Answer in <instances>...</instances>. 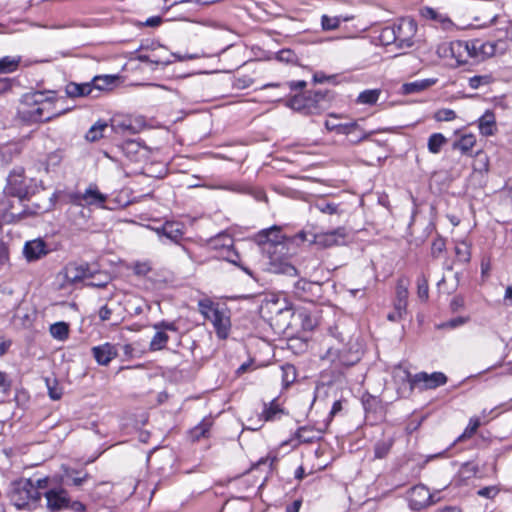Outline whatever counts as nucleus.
<instances>
[{"label":"nucleus","mask_w":512,"mask_h":512,"mask_svg":"<svg viewBox=\"0 0 512 512\" xmlns=\"http://www.w3.org/2000/svg\"><path fill=\"white\" fill-rule=\"evenodd\" d=\"M254 240L267 259L266 269L275 274L297 275V269L288 262V247L281 227L273 225L260 230Z\"/></svg>","instance_id":"1"},{"label":"nucleus","mask_w":512,"mask_h":512,"mask_svg":"<svg viewBox=\"0 0 512 512\" xmlns=\"http://www.w3.org/2000/svg\"><path fill=\"white\" fill-rule=\"evenodd\" d=\"M322 361L330 364L334 372L344 373V369L357 364L361 359L359 350H354L350 343L340 335L333 334L330 342L323 354L320 355Z\"/></svg>","instance_id":"2"},{"label":"nucleus","mask_w":512,"mask_h":512,"mask_svg":"<svg viewBox=\"0 0 512 512\" xmlns=\"http://www.w3.org/2000/svg\"><path fill=\"white\" fill-rule=\"evenodd\" d=\"M8 496L18 510L35 509L41 500V494L34 487V482L25 478L11 483Z\"/></svg>","instance_id":"3"},{"label":"nucleus","mask_w":512,"mask_h":512,"mask_svg":"<svg viewBox=\"0 0 512 512\" xmlns=\"http://www.w3.org/2000/svg\"><path fill=\"white\" fill-rule=\"evenodd\" d=\"M394 376L399 377L403 381H407L410 389L415 388L420 390L436 389L447 383V376L442 372H433L428 374L426 372H419L411 375L407 369L398 366L394 370Z\"/></svg>","instance_id":"4"},{"label":"nucleus","mask_w":512,"mask_h":512,"mask_svg":"<svg viewBox=\"0 0 512 512\" xmlns=\"http://www.w3.org/2000/svg\"><path fill=\"white\" fill-rule=\"evenodd\" d=\"M199 310L204 318L212 323L217 336L225 339L230 329V318L227 313L210 301H200Z\"/></svg>","instance_id":"5"},{"label":"nucleus","mask_w":512,"mask_h":512,"mask_svg":"<svg viewBox=\"0 0 512 512\" xmlns=\"http://www.w3.org/2000/svg\"><path fill=\"white\" fill-rule=\"evenodd\" d=\"M32 179H27L24 176L22 168L14 169L10 172L7 178V184L4 192L7 196L18 198L19 202L29 199L34 193L31 187Z\"/></svg>","instance_id":"6"},{"label":"nucleus","mask_w":512,"mask_h":512,"mask_svg":"<svg viewBox=\"0 0 512 512\" xmlns=\"http://www.w3.org/2000/svg\"><path fill=\"white\" fill-rule=\"evenodd\" d=\"M27 103H33L34 106L27 111L29 118L35 122H46L57 114L51 111L52 101L42 92H36L26 96Z\"/></svg>","instance_id":"7"},{"label":"nucleus","mask_w":512,"mask_h":512,"mask_svg":"<svg viewBox=\"0 0 512 512\" xmlns=\"http://www.w3.org/2000/svg\"><path fill=\"white\" fill-rule=\"evenodd\" d=\"M209 246L212 249L219 251L220 256L224 260L240 267V256L238 252L234 250V240L229 234L220 233L216 237L211 238L209 240ZM241 269L251 275V271L248 268L241 266Z\"/></svg>","instance_id":"8"},{"label":"nucleus","mask_w":512,"mask_h":512,"mask_svg":"<svg viewBox=\"0 0 512 512\" xmlns=\"http://www.w3.org/2000/svg\"><path fill=\"white\" fill-rule=\"evenodd\" d=\"M469 45L464 40H454L442 43L437 48V54L441 58L454 59L457 66L469 63Z\"/></svg>","instance_id":"9"},{"label":"nucleus","mask_w":512,"mask_h":512,"mask_svg":"<svg viewBox=\"0 0 512 512\" xmlns=\"http://www.w3.org/2000/svg\"><path fill=\"white\" fill-rule=\"evenodd\" d=\"M95 273L96 270L88 263L72 262L63 268L59 276L63 278L62 287H66L67 285H73L84 279L91 278Z\"/></svg>","instance_id":"10"},{"label":"nucleus","mask_w":512,"mask_h":512,"mask_svg":"<svg viewBox=\"0 0 512 512\" xmlns=\"http://www.w3.org/2000/svg\"><path fill=\"white\" fill-rule=\"evenodd\" d=\"M396 32V46L398 48H409L414 44V37L417 32V24L412 18H401L394 23Z\"/></svg>","instance_id":"11"},{"label":"nucleus","mask_w":512,"mask_h":512,"mask_svg":"<svg viewBox=\"0 0 512 512\" xmlns=\"http://www.w3.org/2000/svg\"><path fill=\"white\" fill-rule=\"evenodd\" d=\"M46 508L49 512H60L70 506L68 491L62 487L52 488L44 493Z\"/></svg>","instance_id":"12"},{"label":"nucleus","mask_w":512,"mask_h":512,"mask_svg":"<svg viewBox=\"0 0 512 512\" xmlns=\"http://www.w3.org/2000/svg\"><path fill=\"white\" fill-rule=\"evenodd\" d=\"M347 231L343 227H339L333 231L319 233L313 235V239L309 240L319 247L330 248L333 246L344 245L347 242Z\"/></svg>","instance_id":"13"},{"label":"nucleus","mask_w":512,"mask_h":512,"mask_svg":"<svg viewBox=\"0 0 512 512\" xmlns=\"http://www.w3.org/2000/svg\"><path fill=\"white\" fill-rule=\"evenodd\" d=\"M153 328L156 330V333L152 337L149 343L150 351H159L166 347L167 342L169 340V335L167 331L177 332V326L174 322H168L162 320L153 325Z\"/></svg>","instance_id":"14"},{"label":"nucleus","mask_w":512,"mask_h":512,"mask_svg":"<svg viewBox=\"0 0 512 512\" xmlns=\"http://www.w3.org/2000/svg\"><path fill=\"white\" fill-rule=\"evenodd\" d=\"M467 44L469 45V60L474 62H482L496 52V45L490 41L472 39L468 40Z\"/></svg>","instance_id":"15"},{"label":"nucleus","mask_w":512,"mask_h":512,"mask_svg":"<svg viewBox=\"0 0 512 512\" xmlns=\"http://www.w3.org/2000/svg\"><path fill=\"white\" fill-rule=\"evenodd\" d=\"M407 501L410 509L419 511L432 503V495L424 485H416L408 491Z\"/></svg>","instance_id":"16"},{"label":"nucleus","mask_w":512,"mask_h":512,"mask_svg":"<svg viewBox=\"0 0 512 512\" xmlns=\"http://www.w3.org/2000/svg\"><path fill=\"white\" fill-rule=\"evenodd\" d=\"M154 230L161 241L165 238L175 244H180L184 236V225L179 222L166 221Z\"/></svg>","instance_id":"17"},{"label":"nucleus","mask_w":512,"mask_h":512,"mask_svg":"<svg viewBox=\"0 0 512 512\" xmlns=\"http://www.w3.org/2000/svg\"><path fill=\"white\" fill-rule=\"evenodd\" d=\"M293 292L300 300L312 302L320 295L321 284L306 279H300L294 284Z\"/></svg>","instance_id":"18"},{"label":"nucleus","mask_w":512,"mask_h":512,"mask_svg":"<svg viewBox=\"0 0 512 512\" xmlns=\"http://www.w3.org/2000/svg\"><path fill=\"white\" fill-rule=\"evenodd\" d=\"M92 354L99 365H108L118 355V350L111 343H104L92 348Z\"/></svg>","instance_id":"19"},{"label":"nucleus","mask_w":512,"mask_h":512,"mask_svg":"<svg viewBox=\"0 0 512 512\" xmlns=\"http://www.w3.org/2000/svg\"><path fill=\"white\" fill-rule=\"evenodd\" d=\"M262 310H267L271 315L275 314L284 316L285 318H289L293 315L292 309L287 305L286 301H281L276 296L267 298L262 305Z\"/></svg>","instance_id":"20"},{"label":"nucleus","mask_w":512,"mask_h":512,"mask_svg":"<svg viewBox=\"0 0 512 512\" xmlns=\"http://www.w3.org/2000/svg\"><path fill=\"white\" fill-rule=\"evenodd\" d=\"M24 256L29 262L39 260L48 253L46 243L41 239L28 241L24 245Z\"/></svg>","instance_id":"21"},{"label":"nucleus","mask_w":512,"mask_h":512,"mask_svg":"<svg viewBox=\"0 0 512 512\" xmlns=\"http://www.w3.org/2000/svg\"><path fill=\"white\" fill-rule=\"evenodd\" d=\"M78 199L86 205H95L98 207H103L104 203L107 200V195L101 193L98 190L97 185L90 184L84 193L78 196Z\"/></svg>","instance_id":"22"},{"label":"nucleus","mask_w":512,"mask_h":512,"mask_svg":"<svg viewBox=\"0 0 512 512\" xmlns=\"http://www.w3.org/2000/svg\"><path fill=\"white\" fill-rule=\"evenodd\" d=\"M62 471V479L66 480L68 485L75 487L82 486L90 477L87 472L78 471L65 465H62Z\"/></svg>","instance_id":"23"},{"label":"nucleus","mask_w":512,"mask_h":512,"mask_svg":"<svg viewBox=\"0 0 512 512\" xmlns=\"http://www.w3.org/2000/svg\"><path fill=\"white\" fill-rule=\"evenodd\" d=\"M307 86L306 81L298 80V81H289L285 83H267L262 86V89L266 88H279L281 89L280 95L276 98L277 101L283 99V97L287 96V92H291L294 90H303Z\"/></svg>","instance_id":"24"},{"label":"nucleus","mask_w":512,"mask_h":512,"mask_svg":"<svg viewBox=\"0 0 512 512\" xmlns=\"http://www.w3.org/2000/svg\"><path fill=\"white\" fill-rule=\"evenodd\" d=\"M66 94L71 98L84 97L94 95V88L91 82L86 83H74L71 82L66 86Z\"/></svg>","instance_id":"25"},{"label":"nucleus","mask_w":512,"mask_h":512,"mask_svg":"<svg viewBox=\"0 0 512 512\" xmlns=\"http://www.w3.org/2000/svg\"><path fill=\"white\" fill-rule=\"evenodd\" d=\"M115 82V77L110 75H104V76H95L91 84L94 88V95H92V98H98L103 91H107L111 89L112 85Z\"/></svg>","instance_id":"26"},{"label":"nucleus","mask_w":512,"mask_h":512,"mask_svg":"<svg viewBox=\"0 0 512 512\" xmlns=\"http://www.w3.org/2000/svg\"><path fill=\"white\" fill-rule=\"evenodd\" d=\"M21 56H4L0 58V74H9L18 70Z\"/></svg>","instance_id":"27"},{"label":"nucleus","mask_w":512,"mask_h":512,"mask_svg":"<svg viewBox=\"0 0 512 512\" xmlns=\"http://www.w3.org/2000/svg\"><path fill=\"white\" fill-rule=\"evenodd\" d=\"M212 422L210 419H204L201 423L195 426L190 431V437L193 441H199L201 438H206L209 435Z\"/></svg>","instance_id":"28"},{"label":"nucleus","mask_w":512,"mask_h":512,"mask_svg":"<svg viewBox=\"0 0 512 512\" xmlns=\"http://www.w3.org/2000/svg\"><path fill=\"white\" fill-rule=\"evenodd\" d=\"M435 83L434 80L431 79H424V80H417L410 83H405L402 86L403 93L405 94H412L416 92L423 91L433 85Z\"/></svg>","instance_id":"29"},{"label":"nucleus","mask_w":512,"mask_h":512,"mask_svg":"<svg viewBox=\"0 0 512 512\" xmlns=\"http://www.w3.org/2000/svg\"><path fill=\"white\" fill-rule=\"evenodd\" d=\"M476 138L473 134H465L459 140L453 143V149L461 151L466 154L475 146Z\"/></svg>","instance_id":"30"},{"label":"nucleus","mask_w":512,"mask_h":512,"mask_svg":"<svg viewBox=\"0 0 512 512\" xmlns=\"http://www.w3.org/2000/svg\"><path fill=\"white\" fill-rule=\"evenodd\" d=\"M283 410L280 406L275 402V400L271 401L269 405H264V409L260 416V421H273L277 418L279 414H282Z\"/></svg>","instance_id":"31"},{"label":"nucleus","mask_w":512,"mask_h":512,"mask_svg":"<svg viewBox=\"0 0 512 512\" xmlns=\"http://www.w3.org/2000/svg\"><path fill=\"white\" fill-rule=\"evenodd\" d=\"M108 125L105 121L99 120L94 125L90 127V129L86 133V139L90 142H95L103 137L104 131L107 129Z\"/></svg>","instance_id":"32"},{"label":"nucleus","mask_w":512,"mask_h":512,"mask_svg":"<svg viewBox=\"0 0 512 512\" xmlns=\"http://www.w3.org/2000/svg\"><path fill=\"white\" fill-rule=\"evenodd\" d=\"M495 128L494 115L492 113H486L479 120V129L482 135L490 136L493 135Z\"/></svg>","instance_id":"33"},{"label":"nucleus","mask_w":512,"mask_h":512,"mask_svg":"<svg viewBox=\"0 0 512 512\" xmlns=\"http://www.w3.org/2000/svg\"><path fill=\"white\" fill-rule=\"evenodd\" d=\"M305 98L306 93L296 94L286 101V106L295 111L305 113V110H307V100Z\"/></svg>","instance_id":"34"},{"label":"nucleus","mask_w":512,"mask_h":512,"mask_svg":"<svg viewBox=\"0 0 512 512\" xmlns=\"http://www.w3.org/2000/svg\"><path fill=\"white\" fill-rule=\"evenodd\" d=\"M50 334L53 338L64 341L69 336V326L65 322H57L50 326Z\"/></svg>","instance_id":"35"},{"label":"nucleus","mask_w":512,"mask_h":512,"mask_svg":"<svg viewBox=\"0 0 512 512\" xmlns=\"http://www.w3.org/2000/svg\"><path fill=\"white\" fill-rule=\"evenodd\" d=\"M380 94V89L364 90L358 95L357 102L360 104L373 105L378 101Z\"/></svg>","instance_id":"36"},{"label":"nucleus","mask_w":512,"mask_h":512,"mask_svg":"<svg viewBox=\"0 0 512 512\" xmlns=\"http://www.w3.org/2000/svg\"><path fill=\"white\" fill-rule=\"evenodd\" d=\"M446 143V138L441 133H433L428 139V150L430 153L438 154L442 146Z\"/></svg>","instance_id":"37"},{"label":"nucleus","mask_w":512,"mask_h":512,"mask_svg":"<svg viewBox=\"0 0 512 512\" xmlns=\"http://www.w3.org/2000/svg\"><path fill=\"white\" fill-rule=\"evenodd\" d=\"M393 445L392 439H385L378 441L374 446V458L376 459H383L385 458Z\"/></svg>","instance_id":"38"},{"label":"nucleus","mask_w":512,"mask_h":512,"mask_svg":"<svg viewBox=\"0 0 512 512\" xmlns=\"http://www.w3.org/2000/svg\"><path fill=\"white\" fill-rule=\"evenodd\" d=\"M493 76L491 74L475 75L468 79V85L471 89H479L483 86H488L493 82Z\"/></svg>","instance_id":"39"},{"label":"nucleus","mask_w":512,"mask_h":512,"mask_svg":"<svg viewBox=\"0 0 512 512\" xmlns=\"http://www.w3.org/2000/svg\"><path fill=\"white\" fill-rule=\"evenodd\" d=\"M296 437L300 442L310 443L318 438L316 431L310 427H300L296 432Z\"/></svg>","instance_id":"40"},{"label":"nucleus","mask_w":512,"mask_h":512,"mask_svg":"<svg viewBox=\"0 0 512 512\" xmlns=\"http://www.w3.org/2000/svg\"><path fill=\"white\" fill-rule=\"evenodd\" d=\"M314 208L321 213L333 215L339 213V205L325 200H319L314 204Z\"/></svg>","instance_id":"41"},{"label":"nucleus","mask_w":512,"mask_h":512,"mask_svg":"<svg viewBox=\"0 0 512 512\" xmlns=\"http://www.w3.org/2000/svg\"><path fill=\"white\" fill-rule=\"evenodd\" d=\"M455 254L459 261L468 263L471 257L470 245L465 241L458 243L455 247Z\"/></svg>","instance_id":"42"},{"label":"nucleus","mask_w":512,"mask_h":512,"mask_svg":"<svg viewBox=\"0 0 512 512\" xmlns=\"http://www.w3.org/2000/svg\"><path fill=\"white\" fill-rule=\"evenodd\" d=\"M417 293L418 297L422 300H427L429 295L428 280L424 275L418 277L417 280Z\"/></svg>","instance_id":"43"},{"label":"nucleus","mask_w":512,"mask_h":512,"mask_svg":"<svg viewBox=\"0 0 512 512\" xmlns=\"http://www.w3.org/2000/svg\"><path fill=\"white\" fill-rule=\"evenodd\" d=\"M479 426H480L479 418H477V417L471 418L465 431L462 433V435H460L459 440L470 438L472 435H474L476 433Z\"/></svg>","instance_id":"44"},{"label":"nucleus","mask_w":512,"mask_h":512,"mask_svg":"<svg viewBox=\"0 0 512 512\" xmlns=\"http://www.w3.org/2000/svg\"><path fill=\"white\" fill-rule=\"evenodd\" d=\"M381 39L385 42V44H395L396 45V32L394 24L389 27H385L381 32Z\"/></svg>","instance_id":"45"},{"label":"nucleus","mask_w":512,"mask_h":512,"mask_svg":"<svg viewBox=\"0 0 512 512\" xmlns=\"http://www.w3.org/2000/svg\"><path fill=\"white\" fill-rule=\"evenodd\" d=\"M338 127L336 134L339 135H350L359 129V125L355 121L350 123H341Z\"/></svg>","instance_id":"46"},{"label":"nucleus","mask_w":512,"mask_h":512,"mask_svg":"<svg viewBox=\"0 0 512 512\" xmlns=\"http://www.w3.org/2000/svg\"><path fill=\"white\" fill-rule=\"evenodd\" d=\"M446 243L445 240L441 237L436 238L431 245V255L434 258L439 257V255L445 250Z\"/></svg>","instance_id":"47"},{"label":"nucleus","mask_w":512,"mask_h":512,"mask_svg":"<svg viewBox=\"0 0 512 512\" xmlns=\"http://www.w3.org/2000/svg\"><path fill=\"white\" fill-rule=\"evenodd\" d=\"M321 24L324 30H334L339 27L340 20L337 17H329L327 15H323Z\"/></svg>","instance_id":"48"},{"label":"nucleus","mask_w":512,"mask_h":512,"mask_svg":"<svg viewBox=\"0 0 512 512\" xmlns=\"http://www.w3.org/2000/svg\"><path fill=\"white\" fill-rule=\"evenodd\" d=\"M31 212L28 211L27 209H23L21 210L20 212H6L5 215H4V218H5V221L10 223V222H16V221H19L23 218H25L26 216L30 215Z\"/></svg>","instance_id":"49"},{"label":"nucleus","mask_w":512,"mask_h":512,"mask_svg":"<svg viewBox=\"0 0 512 512\" xmlns=\"http://www.w3.org/2000/svg\"><path fill=\"white\" fill-rule=\"evenodd\" d=\"M468 320H469L468 317L459 316V317L453 318L447 322L442 323L440 325V327L445 328V329H454V328H457L459 326L466 324L468 322Z\"/></svg>","instance_id":"50"},{"label":"nucleus","mask_w":512,"mask_h":512,"mask_svg":"<svg viewBox=\"0 0 512 512\" xmlns=\"http://www.w3.org/2000/svg\"><path fill=\"white\" fill-rule=\"evenodd\" d=\"M456 118V113L451 109H441L436 112L435 119L437 121H452Z\"/></svg>","instance_id":"51"},{"label":"nucleus","mask_w":512,"mask_h":512,"mask_svg":"<svg viewBox=\"0 0 512 512\" xmlns=\"http://www.w3.org/2000/svg\"><path fill=\"white\" fill-rule=\"evenodd\" d=\"M12 386V381L9 379L8 375L5 372L0 371V391L4 395H8L10 393Z\"/></svg>","instance_id":"52"},{"label":"nucleus","mask_w":512,"mask_h":512,"mask_svg":"<svg viewBox=\"0 0 512 512\" xmlns=\"http://www.w3.org/2000/svg\"><path fill=\"white\" fill-rule=\"evenodd\" d=\"M499 493V489L496 486H487L477 491V495L487 499H493Z\"/></svg>","instance_id":"53"},{"label":"nucleus","mask_w":512,"mask_h":512,"mask_svg":"<svg viewBox=\"0 0 512 512\" xmlns=\"http://www.w3.org/2000/svg\"><path fill=\"white\" fill-rule=\"evenodd\" d=\"M133 271L138 276H145L151 271V266L149 262H136Z\"/></svg>","instance_id":"54"},{"label":"nucleus","mask_w":512,"mask_h":512,"mask_svg":"<svg viewBox=\"0 0 512 512\" xmlns=\"http://www.w3.org/2000/svg\"><path fill=\"white\" fill-rule=\"evenodd\" d=\"M307 100V110H305V114H312L316 109H318L319 104L318 102H314V97L312 96V91L306 92V98Z\"/></svg>","instance_id":"55"},{"label":"nucleus","mask_w":512,"mask_h":512,"mask_svg":"<svg viewBox=\"0 0 512 512\" xmlns=\"http://www.w3.org/2000/svg\"><path fill=\"white\" fill-rule=\"evenodd\" d=\"M112 129L115 132H125V131L134 132L132 125L130 123L127 124L124 121L120 122V121L114 120L112 123Z\"/></svg>","instance_id":"56"},{"label":"nucleus","mask_w":512,"mask_h":512,"mask_svg":"<svg viewBox=\"0 0 512 512\" xmlns=\"http://www.w3.org/2000/svg\"><path fill=\"white\" fill-rule=\"evenodd\" d=\"M138 59L141 62L154 63L156 65H162V66H167L172 63L171 60L152 59V58H150L149 55H139Z\"/></svg>","instance_id":"57"},{"label":"nucleus","mask_w":512,"mask_h":512,"mask_svg":"<svg viewBox=\"0 0 512 512\" xmlns=\"http://www.w3.org/2000/svg\"><path fill=\"white\" fill-rule=\"evenodd\" d=\"M407 299L397 298L395 302V311H397V317L402 318L403 313L406 311Z\"/></svg>","instance_id":"58"},{"label":"nucleus","mask_w":512,"mask_h":512,"mask_svg":"<svg viewBox=\"0 0 512 512\" xmlns=\"http://www.w3.org/2000/svg\"><path fill=\"white\" fill-rule=\"evenodd\" d=\"M421 15L426 19L437 20L439 17L438 12L431 7H424L421 9Z\"/></svg>","instance_id":"59"},{"label":"nucleus","mask_w":512,"mask_h":512,"mask_svg":"<svg viewBox=\"0 0 512 512\" xmlns=\"http://www.w3.org/2000/svg\"><path fill=\"white\" fill-rule=\"evenodd\" d=\"M336 119H337V116L330 115V119H327L325 121V127L328 131L336 133L337 129L339 128L338 126H340V124H341V123H337Z\"/></svg>","instance_id":"60"},{"label":"nucleus","mask_w":512,"mask_h":512,"mask_svg":"<svg viewBox=\"0 0 512 512\" xmlns=\"http://www.w3.org/2000/svg\"><path fill=\"white\" fill-rule=\"evenodd\" d=\"M408 290L403 280L398 281L397 285V298L407 299Z\"/></svg>","instance_id":"61"},{"label":"nucleus","mask_w":512,"mask_h":512,"mask_svg":"<svg viewBox=\"0 0 512 512\" xmlns=\"http://www.w3.org/2000/svg\"><path fill=\"white\" fill-rule=\"evenodd\" d=\"M68 509L72 512H86V506L80 501H71Z\"/></svg>","instance_id":"62"},{"label":"nucleus","mask_w":512,"mask_h":512,"mask_svg":"<svg viewBox=\"0 0 512 512\" xmlns=\"http://www.w3.org/2000/svg\"><path fill=\"white\" fill-rule=\"evenodd\" d=\"M111 314H112V310H111L107 305L102 306V307L99 309V312H98L99 318H100L102 321H107V320H109V319H110V317H111Z\"/></svg>","instance_id":"63"},{"label":"nucleus","mask_w":512,"mask_h":512,"mask_svg":"<svg viewBox=\"0 0 512 512\" xmlns=\"http://www.w3.org/2000/svg\"><path fill=\"white\" fill-rule=\"evenodd\" d=\"M464 306V300L461 297H454L451 300L450 307L453 311H457Z\"/></svg>","instance_id":"64"}]
</instances>
